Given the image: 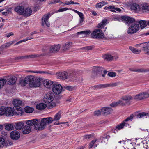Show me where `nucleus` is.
Returning a JSON list of instances; mask_svg holds the SVG:
<instances>
[{
  "label": "nucleus",
  "instance_id": "obj_1",
  "mask_svg": "<svg viewBox=\"0 0 149 149\" xmlns=\"http://www.w3.org/2000/svg\"><path fill=\"white\" fill-rule=\"evenodd\" d=\"M61 112L59 111L57 113L53 118L52 117L43 118L40 121L38 119L29 120L27 123L30 125H34V128L37 130H43L47 125L51 123L53 121L58 120L61 117Z\"/></svg>",
  "mask_w": 149,
  "mask_h": 149
},
{
  "label": "nucleus",
  "instance_id": "obj_2",
  "mask_svg": "<svg viewBox=\"0 0 149 149\" xmlns=\"http://www.w3.org/2000/svg\"><path fill=\"white\" fill-rule=\"evenodd\" d=\"M91 35L92 37L94 39L102 38L104 37V35L102 31L99 29H95Z\"/></svg>",
  "mask_w": 149,
  "mask_h": 149
},
{
  "label": "nucleus",
  "instance_id": "obj_3",
  "mask_svg": "<svg viewBox=\"0 0 149 149\" xmlns=\"http://www.w3.org/2000/svg\"><path fill=\"white\" fill-rule=\"evenodd\" d=\"M139 25L137 24H132L128 28L127 33L129 34H132L136 33L139 29Z\"/></svg>",
  "mask_w": 149,
  "mask_h": 149
},
{
  "label": "nucleus",
  "instance_id": "obj_4",
  "mask_svg": "<svg viewBox=\"0 0 149 149\" xmlns=\"http://www.w3.org/2000/svg\"><path fill=\"white\" fill-rule=\"evenodd\" d=\"M54 95L52 92H49L46 94L44 95V101L47 103L51 102L54 98Z\"/></svg>",
  "mask_w": 149,
  "mask_h": 149
},
{
  "label": "nucleus",
  "instance_id": "obj_5",
  "mask_svg": "<svg viewBox=\"0 0 149 149\" xmlns=\"http://www.w3.org/2000/svg\"><path fill=\"white\" fill-rule=\"evenodd\" d=\"M42 79L39 77L35 78L32 84H31L30 87L31 88H36L40 86Z\"/></svg>",
  "mask_w": 149,
  "mask_h": 149
},
{
  "label": "nucleus",
  "instance_id": "obj_6",
  "mask_svg": "<svg viewBox=\"0 0 149 149\" xmlns=\"http://www.w3.org/2000/svg\"><path fill=\"white\" fill-rule=\"evenodd\" d=\"M63 90L62 87L58 84L54 85L52 89V91L56 95L60 94Z\"/></svg>",
  "mask_w": 149,
  "mask_h": 149
},
{
  "label": "nucleus",
  "instance_id": "obj_7",
  "mask_svg": "<svg viewBox=\"0 0 149 149\" xmlns=\"http://www.w3.org/2000/svg\"><path fill=\"white\" fill-rule=\"evenodd\" d=\"M149 97V94L147 92L141 93L134 96L135 99L137 100H141Z\"/></svg>",
  "mask_w": 149,
  "mask_h": 149
},
{
  "label": "nucleus",
  "instance_id": "obj_8",
  "mask_svg": "<svg viewBox=\"0 0 149 149\" xmlns=\"http://www.w3.org/2000/svg\"><path fill=\"white\" fill-rule=\"evenodd\" d=\"M51 16L49 13L44 15L42 18V25L44 26L45 25L47 27L50 26L49 23L48 22V19Z\"/></svg>",
  "mask_w": 149,
  "mask_h": 149
},
{
  "label": "nucleus",
  "instance_id": "obj_9",
  "mask_svg": "<svg viewBox=\"0 0 149 149\" xmlns=\"http://www.w3.org/2000/svg\"><path fill=\"white\" fill-rule=\"evenodd\" d=\"M61 46L60 45H54L49 46L46 47L47 49H49V51L51 53H55L58 52L60 49Z\"/></svg>",
  "mask_w": 149,
  "mask_h": 149
},
{
  "label": "nucleus",
  "instance_id": "obj_10",
  "mask_svg": "<svg viewBox=\"0 0 149 149\" xmlns=\"http://www.w3.org/2000/svg\"><path fill=\"white\" fill-rule=\"evenodd\" d=\"M69 75L67 72L65 71L59 72L56 74V77L58 79L64 80L68 79Z\"/></svg>",
  "mask_w": 149,
  "mask_h": 149
},
{
  "label": "nucleus",
  "instance_id": "obj_11",
  "mask_svg": "<svg viewBox=\"0 0 149 149\" xmlns=\"http://www.w3.org/2000/svg\"><path fill=\"white\" fill-rule=\"evenodd\" d=\"M11 138L14 140H17L20 137V135L19 133L16 130L12 131L10 133Z\"/></svg>",
  "mask_w": 149,
  "mask_h": 149
},
{
  "label": "nucleus",
  "instance_id": "obj_12",
  "mask_svg": "<svg viewBox=\"0 0 149 149\" xmlns=\"http://www.w3.org/2000/svg\"><path fill=\"white\" fill-rule=\"evenodd\" d=\"M13 104L15 106V109H19L21 108L20 106L23 105L22 102L19 100L15 99L12 102Z\"/></svg>",
  "mask_w": 149,
  "mask_h": 149
},
{
  "label": "nucleus",
  "instance_id": "obj_13",
  "mask_svg": "<svg viewBox=\"0 0 149 149\" xmlns=\"http://www.w3.org/2000/svg\"><path fill=\"white\" fill-rule=\"evenodd\" d=\"M12 144V143L9 141H5L4 139L0 138V148H2L4 146L11 145Z\"/></svg>",
  "mask_w": 149,
  "mask_h": 149
},
{
  "label": "nucleus",
  "instance_id": "obj_14",
  "mask_svg": "<svg viewBox=\"0 0 149 149\" xmlns=\"http://www.w3.org/2000/svg\"><path fill=\"white\" fill-rule=\"evenodd\" d=\"M5 115L7 116H12L14 115V109L10 107H6Z\"/></svg>",
  "mask_w": 149,
  "mask_h": 149
},
{
  "label": "nucleus",
  "instance_id": "obj_15",
  "mask_svg": "<svg viewBox=\"0 0 149 149\" xmlns=\"http://www.w3.org/2000/svg\"><path fill=\"white\" fill-rule=\"evenodd\" d=\"M28 120L26 121V123H27V122ZM28 125H26L25 126H24L23 127L22 129V132L24 134H27L29 133L31 130V127H30V126L31 125H28L27 123H26ZM33 126H34L33 125ZM34 127V126H33ZM35 129V128H34Z\"/></svg>",
  "mask_w": 149,
  "mask_h": 149
},
{
  "label": "nucleus",
  "instance_id": "obj_16",
  "mask_svg": "<svg viewBox=\"0 0 149 149\" xmlns=\"http://www.w3.org/2000/svg\"><path fill=\"white\" fill-rule=\"evenodd\" d=\"M34 79V76L31 75L28 76L25 78L24 81L26 83L28 84L30 87V84H32V82L33 81Z\"/></svg>",
  "mask_w": 149,
  "mask_h": 149
},
{
  "label": "nucleus",
  "instance_id": "obj_17",
  "mask_svg": "<svg viewBox=\"0 0 149 149\" xmlns=\"http://www.w3.org/2000/svg\"><path fill=\"white\" fill-rule=\"evenodd\" d=\"M122 19L125 23H131L135 21L134 19L127 16H123L121 17Z\"/></svg>",
  "mask_w": 149,
  "mask_h": 149
},
{
  "label": "nucleus",
  "instance_id": "obj_18",
  "mask_svg": "<svg viewBox=\"0 0 149 149\" xmlns=\"http://www.w3.org/2000/svg\"><path fill=\"white\" fill-rule=\"evenodd\" d=\"M43 84L45 87L49 88H52L54 85L53 81L48 79L44 80Z\"/></svg>",
  "mask_w": 149,
  "mask_h": 149
},
{
  "label": "nucleus",
  "instance_id": "obj_19",
  "mask_svg": "<svg viewBox=\"0 0 149 149\" xmlns=\"http://www.w3.org/2000/svg\"><path fill=\"white\" fill-rule=\"evenodd\" d=\"M113 109L110 107H103L101 109V113L105 115H107L111 113Z\"/></svg>",
  "mask_w": 149,
  "mask_h": 149
},
{
  "label": "nucleus",
  "instance_id": "obj_20",
  "mask_svg": "<svg viewBox=\"0 0 149 149\" xmlns=\"http://www.w3.org/2000/svg\"><path fill=\"white\" fill-rule=\"evenodd\" d=\"M72 43L71 42H68L65 43L62 46V49L64 51L69 49L72 46Z\"/></svg>",
  "mask_w": 149,
  "mask_h": 149
},
{
  "label": "nucleus",
  "instance_id": "obj_21",
  "mask_svg": "<svg viewBox=\"0 0 149 149\" xmlns=\"http://www.w3.org/2000/svg\"><path fill=\"white\" fill-rule=\"evenodd\" d=\"M104 9L113 12H116V11L120 12L121 11V10L120 8L116 7L113 6L108 7L106 6L104 7Z\"/></svg>",
  "mask_w": 149,
  "mask_h": 149
},
{
  "label": "nucleus",
  "instance_id": "obj_22",
  "mask_svg": "<svg viewBox=\"0 0 149 149\" xmlns=\"http://www.w3.org/2000/svg\"><path fill=\"white\" fill-rule=\"evenodd\" d=\"M32 10L30 8H27L24 9L23 15L28 17L31 15L32 13Z\"/></svg>",
  "mask_w": 149,
  "mask_h": 149
},
{
  "label": "nucleus",
  "instance_id": "obj_23",
  "mask_svg": "<svg viewBox=\"0 0 149 149\" xmlns=\"http://www.w3.org/2000/svg\"><path fill=\"white\" fill-rule=\"evenodd\" d=\"M130 8L131 10H134L136 12L139 11L141 10V7L139 5L136 3L131 4Z\"/></svg>",
  "mask_w": 149,
  "mask_h": 149
},
{
  "label": "nucleus",
  "instance_id": "obj_24",
  "mask_svg": "<svg viewBox=\"0 0 149 149\" xmlns=\"http://www.w3.org/2000/svg\"><path fill=\"white\" fill-rule=\"evenodd\" d=\"M104 70V68L102 67L95 66L93 67V71L94 73L97 74L101 73Z\"/></svg>",
  "mask_w": 149,
  "mask_h": 149
},
{
  "label": "nucleus",
  "instance_id": "obj_25",
  "mask_svg": "<svg viewBox=\"0 0 149 149\" xmlns=\"http://www.w3.org/2000/svg\"><path fill=\"white\" fill-rule=\"evenodd\" d=\"M102 57L105 60L107 61H111L113 60V56L109 54L103 55L102 56Z\"/></svg>",
  "mask_w": 149,
  "mask_h": 149
},
{
  "label": "nucleus",
  "instance_id": "obj_26",
  "mask_svg": "<svg viewBox=\"0 0 149 149\" xmlns=\"http://www.w3.org/2000/svg\"><path fill=\"white\" fill-rule=\"evenodd\" d=\"M24 10V7L22 6H17L15 9V10L16 12L21 15L23 14Z\"/></svg>",
  "mask_w": 149,
  "mask_h": 149
},
{
  "label": "nucleus",
  "instance_id": "obj_27",
  "mask_svg": "<svg viewBox=\"0 0 149 149\" xmlns=\"http://www.w3.org/2000/svg\"><path fill=\"white\" fill-rule=\"evenodd\" d=\"M24 126V123L23 122H19L15 123V128L17 130H22Z\"/></svg>",
  "mask_w": 149,
  "mask_h": 149
},
{
  "label": "nucleus",
  "instance_id": "obj_28",
  "mask_svg": "<svg viewBox=\"0 0 149 149\" xmlns=\"http://www.w3.org/2000/svg\"><path fill=\"white\" fill-rule=\"evenodd\" d=\"M72 10L73 11L78 15L80 18V23H82L83 22L84 19V16L83 13L75 9H72Z\"/></svg>",
  "mask_w": 149,
  "mask_h": 149
},
{
  "label": "nucleus",
  "instance_id": "obj_29",
  "mask_svg": "<svg viewBox=\"0 0 149 149\" xmlns=\"http://www.w3.org/2000/svg\"><path fill=\"white\" fill-rule=\"evenodd\" d=\"M16 80V77L11 76L8 79L7 83L9 85H13L15 83Z\"/></svg>",
  "mask_w": 149,
  "mask_h": 149
},
{
  "label": "nucleus",
  "instance_id": "obj_30",
  "mask_svg": "<svg viewBox=\"0 0 149 149\" xmlns=\"http://www.w3.org/2000/svg\"><path fill=\"white\" fill-rule=\"evenodd\" d=\"M119 104H120V105L122 106H124L125 105V103L123 102L122 100H119L117 102L112 103L110 104V105L111 107H115L117 106Z\"/></svg>",
  "mask_w": 149,
  "mask_h": 149
},
{
  "label": "nucleus",
  "instance_id": "obj_31",
  "mask_svg": "<svg viewBox=\"0 0 149 149\" xmlns=\"http://www.w3.org/2000/svg\"><path fill=\"white\" fill-rule=\"evenodd\" d=\"M15 42L14 41H11L6 43L5 44L2 45L0 47V50L4 49L6 47H8Z\"/></svg>",
  "mask_w": 149,
  "mask_h": 149
},
{
  "label": "nucleus",
  "instance_id": "obj_32",
  "mask_svg": "<svg viewBox=\"0 0 149 149\" xmlns=\"http://www.w3.org/2000/svg\"><path fill=\"white\" fill-rule=\"evenodd\" d=\"M129 49L133 53L136 54H139L141 52V49L135 48L131 46L129 47Z\"/></svg>",
  "mask_w": 149,
  "mask_h": 149
},
{
  "label": "nucleus",
  "instance_id": "obj_33",
  "mask_svg": "<svg viewBox=\"0 0 149 149\" xmlns=\"http://www.w3.org/2000/svg\"><path fill=\"white\" fill-rule=\"evenodd\" d=\"M141 10L143 12H149V5L144 3L141 5Z\"/></svg>",
  "mask_w": 149,
  "mask_h": 149
},
{
  "label": "nucleus",
  "instance_id": "obj_34",
  "mask_svg": "<svg viewBox=\"0 0 149 149\" xmlns=\"http://www.w3.org/2000/svg\"><path fill=\"white\" fill-rule=\"evenodd\" d=\"M47 107L46 104L43 103H41L38 104L36 106L37 109L39 110H42L44 109Z\"/></svg>",
  "mask_w": 149,
  "mask_h": 149
},
{
  "label": "nucleus",
  "instance_id": "obj_35",
  "mask_svg": "<svg viewBox=\"0 0 149 149\" xmlns=\"http://www.w3.org/2000/svg\"><path fill=\"white\" fill-rule=\"evenodd\" d=\"M141 29H143L147 26V22L146 21L141 20L139 22Z\"/></svg>",
  "mask_w": 149,
  "mask_h": 149
},
{
  "label": "nucleus",
  "instance_id": "obj_36",
  "mask_svg": "<svg viewBox=\"0 0 149 149\" xmlns=\"http://www.w3.org/2000/svg\"><path fill=\"white\" fill-rule=\"evenodd\" d=\"M142 50L144 53L149 55V45H144L143 48H142Z\"/></svg>",
  "mask_w": 149,
  "mask_h": 149
},
{
  "label": "nucleus",
  "instance_id": "obj_37",
  "mask_svg": "<svg viewBox=\"0 0 149 149\" xmlns=\"http://www.w3.org/2000/svg\"><path fill=\"white\" fill-rule=\"evenodd\" d=\"M107 21L106 19H104L101 22L98 24L97 26L98 28H103L105 24H107Z\"/></svg>",
  "mask_w": 149,
  "mask_h": 149
},
{
  "label": "nucleus",
  "instance_id": "obj_38",
  "mask_svg": "<svg viewBox=\"0 0 149 149\" xmlns=\"http://www.w3.org/2000/svg\"><path fill=\"white\" fill-rule=\"evenodd\" d=\"M24 111L27 113H31L33 111V109L29 107H26L24 108Z\"/></svg>",
  "mask_w": 149,
  "mask_h": 149
},
{
  "label": "nucleus",
  "instance_id": "obj_39",
  "mask_svg": "<svg viewBox=\"0 0 149 149\" xmlns=\"http://www.w3.org/2000/svg\"><path fill=\"white\" fill-rule=\"evenodd\" d=\"M15 109L17 110V111H14V115L21 116L22 114H23L24 113L23 111L21 108H20V109Z\"/></svg>",
  "mask_w": 149,
  "mask_h": 149
},
{
  "label": "nucleus",
  "instance_id": "obj_40",
  "mask_svg": "<svg viewBox=\"0 0 149 149\" xmlns=\"http://www.w3.org/2000/svg\"><path fill=\"white\" fill-rule=\"evenodd\" d=\"M121 99L125 101H129L132 99L133 98L131 95H126L121 97Z\"/></svg>",
  "mask_w": 149,
  "mask_h": 149
},
{
  "label": "nucleus",
  "instance_id": "obj_41",
  "mask_svg": "<svg viewBox=\"0 0 149 149\" xmlns=\"http://www.w3.org/2000/svg\"><path fill=\"white\" fill-rule=\"evenodd\" d=\"M63 88L69 91H72L74 90L75 86L69 85H65L63 86Z\"/></svg>",
  "mask_w": 149,
  "mask_h": 149
},
{
  "label": "nucleus",
  "instance_id": "obj_42",
  "mask_svg": "<svg viewBox=\"0 0 149 149\" xmlns=\"http://www.w3.org/2000/svg\"><path fill=\"white\" fill-rule=\"evenodd\" d=\"M125 122H123L119 125L116 126V128L118 130H120L122 129L123 128L124 126H125Z\"/></svg>",
  "mask_w": 149,
  "mask_h": 149
},
{
  "label": "nucleus",
  "instance_id": "obj_43",
  "mask_svg": "<svg viewBox=\"0 0 149 149\" xmlns=\"http://www.w3.org/2000/svg\"><path fill=\"white\" fill-rule=\"evenodd\" d=\"M68 79L70 81H74L77 80V78L75 77V75L71 74H69Z\"/></svg>",
  "mask_w": 149,
  "mask_h": 149
},
{
  "label": "nucleus",
  "instance_id": "obj_44",
  "mask_svg": "<svg viewBox=\"0 0 149 149\" xmlns=\"http://www.w3.org/2000/svg\"><path fill=\"white\" fill-rule=\"evenodd\" d=\"M5 128L8 131H10L14 129L13 125L12 124L7 125H6Z\"/></svg>",
  "mask_w": 149,
  "mask_h": 149
},
{
  "label": "nucleus",
  "instance_id": "obj_45",
  "mask_svg": "<svg viewBox=\"0 0 149 149\" xmlns=\"http://www.w3.org/2000/svg\"><path fill=\"white\" fill-rule=\"evenodd\" d=\"M146 116H148V114L147 113L143 112L139 113L137 115V118H142Z\"/></svg>",
  "mask_w": 149,
  "mask_h": 149
},
{
  "label": "nucleus",
  "instance_id": "obj_46",
  "mask_svg": "<svg viewBox=\"0 0 149 149\" xmlns=\"http://www.w3.org/2000/svg\"><path fill=\"white\" fill-rule=\"evenodd\" d=\"M6 107L2 106L0 107V115H5L6 111Z\"/></svg>",
  "mask_w": 149,
  "mask_h": 149
},
{
  "label": "nucleus",
  "instance_id": "obj_47",
  "mask_svg": "<svg viewBox=\"0 0 149 149\" xmlns=\"http://www.w3.org/2000/svg\"><path fill=\"white\" fill-rule=\"evenodd\" d=\"M96 141L97 140L96 139L93 140L89 143V148H91L93 147H97V145L96 144H94L95 143Z\"/></svg>",
  "mask_w": 149,
  "mask_h": 149
},
{
  "label": "nucleus",
  "instance_id": "obj_48",
  "mask_svg": "<svg viewBox=\"0 0 149 149\" xmlns=\"http://www.w3.org/2000/svg\"><path fill=\"white\" fill-rule=\"evenodd\" d=\"M7 81V80L6 79H0V88L4 86Z\"/></svg>",
  "mask_w": 149,
  "mask_h": 149
},
{
  "label": "nucleus",
  "instance_id": "obj_49",
  "mask_svg": "<svg viewBox=\"0 0 149 149\" xmlns=\"http://www.w3.org/2000/svg\"><path fill=\"white\" fill-rule=\"evenodd\" d=\"M12 10V8H9L6 10V11L3 12L2 13L3 15H7L8 14L11 13Z\"/></svg>",
  "mask_w": 149,
  "mask_h": 149
},
{
  "label": "nucleus",
  "instance_id": "obj_50",
  "mask_svg": "<svg viewBox=\"0 0 149 149\" xmlns=\"http://www.w3.org/2000/svg\"><path fill=\"white\" fill-rule=\"evenodd\" d=\"M106 4V2H100L96 5V7L98 8H100Z\"/></svg>",
  "mask_w": 149,
  "mask_h": 149
},
{
  "label": "nucleus",
  "instance_id": "obj_51",
  "mask_svg": "<svg viewBox=\"0 0 149 149\" xmlns=\"http://www.w3.org/2000/svg\"><path fill=\"white\" fill-rule=\"evenodd\" d=\"M95 86V88L96 90L100 89L101 88H106V84H99L96 85Z\"/></svg>",
  "mask_w": 149,
  "mask_h": 149
},
{
  "label": "nucleus",
  "instance_id": "obj_52",
  "mask_svg": "<svg viewBox=\"0 0 149 149\" xmlns=\"http://www.w3.org/2000/svg\"><path fill=\"white\" fill-rule=\"evenodd\" d=\"M47 103H48L47 107L49 109H52L55 107L56 106L55 104L52 102H49Z\"/></svg>",
  "mask_w": 149,
  "mask_h": 149
},
{
  "label": "nucleus",
  "instance_id": "obj_53",
  "mask_svg": "<svg viewBox=\"0 0 149 149\" xmlns=\"http://www.w3.org/2000/svg\"><path fill=\"white\" fill-rule=\"evenodd\" d=\"M93 48L92 46H87L83 47L81 49H85L87 50H91Z\"/></svg>",
  "mask_w": 149,
  "mask_h": 149
},
{
  "label": "nucleus",
  "instance_id": "obj_54",
  "mask_svg": "<svg viewBox=\"0 0 149 149\" xmlns=\"http://www.w3.org/2000/svg\"><path fill=\"white\" fill-rule=\"evenodd\" d=\"M118 83H110L109 84H106V87H114L117 86L118 85Z\"/></svg>",
  "mask_w": 149,
  "mask_h": 149
},
{
  "label": "nucleus",
  "instance_id": "obj_55",
  "mask_svg": "<svg viewBox=\"0 0 149 149\" xmlns=\"http://www.w3.org/2000/svg\"><path fill=\"white\" fill-rule=\"evenodd\" d=\"M26 56V58H33L37 57V56L35 54H31Z\"/></svg>",
  "mask_w": 149,
  "mask_h": 149
},
{
  "label": "nucleus",
  "instance_id": "obj_56",
  "mask_svg": "<svg viewBox=\"0 0 149 149\" xmlns=\"http://www.w3.org/2000/svg\"><path fill=\"white\" fill-rule=\"evenodd\" d=\"M133 116L134 115L133 114H131L129 117H128L126 119H125V120H124V121L127 122V121L131 120L132 119L133 117Z\"/></svg>",
  "mask_w": 149,
  "mask_h": 149
},
{
  "label": "nucleus",
  "instance_id": "obj_57",
  "mask_svg": "<svg viewBox=\"0 0 149 149\" xmlns=\"http://www.w3.org/2000/svg\"><path fill=\"white\" fill-rule=\"evenodd\" d=\"M107 75L109 76L113 77L116 76V73L114 72H111L108 73L107 74Z\"/></svg>",
  "mask_w": 149,
  "mask_h": 149
},
{
  "label": "nucleus",
  "instance_id": "obj_58",
  "mask_svg": "<svg viewBox=\"0 0 149 149\" xmlns=\"http://www.w3.org/2000/svg\"><path fill=\"white\" fill-rule=\"evenodd\" d=\"M101 113V111H100V110H98L94 112V115L95 116H98L100 115Z\"/></svg>",
  "mask_w": 149,
  "mask_h": 149
},
{
  "label": "nucleus",
  "instance_id": "obj_59",
  "mask_svg": "<svg viewBox=\"0 0 149 149\" xmlns=\"http://www.w3.org/2000/svg\"><path fill=\"white\" fill-rule=\"evenodd\" d=\"M26 59V55L19 56L15 58L16 59Z\"/></svg>",
  "mask_w": 149,
  "mask_h": 149
},
{
  "label": "nucleus",
  "instance_id": "obj_60",
  "mask_svg": "<svg viewBox=\"0 0 149 149\" xmlns=\"http://www.w3.org/2000/svg\"><path fill=\"white\" fill-rule=\"evenodd\" d=\"M28 72H32L33 73H44L45 72H41L40 71H31L30 70L28 71Z\"/></svg>",
  "mask_w": 149,
  "mask_h": 149
},
{
  "label": "nucleus",
  "instance_id": "obj_61",
  "mask_svg": "<svg viewBox=\"0 0 149 149\" xmlns=\"http://www.w3.org/2000/svg\"><path fill=\"white\" fill-rule=\"evenodd\" d=\"M144 45L143 43L137 44L135 45V47H142V48H143V47H144Z\"/></svg>",
  "mask_w": 149,
  "mask_h": 149
},
{
  "label": "nucleus",
  "instance_id": "obj_62",
  "mask_svg": "<svg viewBox=\"0 0 149 149\" xmlns=\"http://www.w3.org/2000/svg\"><path fill=\"white\" fill-rule=\"evenodd\" d=\"M33 38L31 36H29L26 38L25 39L22 40L23 42L26 41L27 40H31Z\"/></svg>",
  "mask_w": 149,
  "mask_h": 149
},
{
  "label": "nucleus",
  "instance_id": "obj_63",
  "mask_svg": "<svg viewBox=\"0 0 149 149\" xmlns=\"http://www.w3.org/2000/svg\"><path fill=\"white\" fill-rule=\"evenodd\" d=\"M90 33L91 31L90 30L83 31V34H84L85 36L89 34Z\"/></svg>",
  "mask_w": 149,
  "mask_h": 149
},
{
  "label": "nucleus",
  "instance_id": "obj_64",
  "mask_svg": "<svg viewBox=\"0 0 149 149\" xmlns=\"http://www.w3.org/2000/svg\"><path fill=\"white\" fill-rule=\"evenodd\" d=\"M110 138V136L109 135H107V134H104V136H103V138L104 139H107V140H108V139Z\"/></svg>",
  "mask_w": 149,
  "mask_h": 149
}]
</instances>
